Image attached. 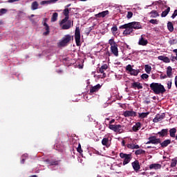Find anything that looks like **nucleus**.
Wrapping results in <instances>:
<instances>
[{"instance_id": "obj_1", "label": "nucleus", "mask_w": 177, "mask_h": 177, "mask_svg": "<svg viewBox=\"0 0 177 177\" xmlns=\"http://www.w3.org/2000/svg\"><path fill=\"white\" fill-rule=\"evenodd\" d=\"M149 86L155 95H163V93L167 92L165 87L161 83L152 82Z\"/></svg>"}, {"instance_id": "obj_2", "label": "nucleus", "mask_w": 177, "mask_h": 177, "mask_svg": "<svg viewBox=\"0 0 177 177\" xmlns=\"http://www.w3.org/2000/svg\"><path fill=\"white\" fill-rule=\"evenodd\" d=\"M121 28H131V30H140L142 29V24L140 22L133 21L128 24L122 25Z\"/></svg>"}, {"instance_id": "obj_3", "label": "nucleus", "mask_w": 177, "mask_h": 177, "mask_svg": "<svg viewBox=\"0 0 177 177\" xmlns=\"http://www.w3.org/2000/svg\"><path fill=\"white\" fill-rule=\"evenodd\" d=\"M73 39V36L71 35H66L64 37H62L61 41L58 43V46H67L70 42H71V40Z\"/></svg>"}, {"instance_id": "obj_4", "label": "nucleus", "mask_w": 177, "mask_h": 177, "mask_svg": "<svg viewBox=\"0 0 177 177\" xmlns=\"http://www.w3.org/2000/svg\"><path fill=\"white\" fill-rule=\"evenodd\" d=\"M109 44L111 46V52L118 57V44H117V42L114 41V39H111L109 40Z\"/></svg>"}, {"instance_id": "obj_5", "label": "nucleus", "mask_w": 177, "mask_h": 177, "mask_svg": "<svg viewBox=\"0 0 177 177\" xmlns=\"http://www.w3.org/2000/svg\"><path fill=\"white\" fill-rule=\"evenodd\" d=\"M120 158H122L123 160V165H127V164H129V162H131V160H132V154L129 153H124L122 152H121L120 153Z\"/></svg>"}, {"instance_id": "obj_6", "label": "nucleus", "mask_w": 177, "mask_h": 177, "mask_svg": "<svg viewBox=\"0 0 177 177\" xmlns=\"http://www.w3.org/2000/svg\"><path fill=\"white\" fill-rule=\"evenodd\" d=\"M75 39L77 46H81V32L80 27H76L75 32Z\"/></svg>"}, {"instance_id": "obj_7", "label": "nucleus", "mask_w": 177, "mask_h": 177, "mask_svg": "<svg viewBox=\"0 0 177 177\" xmlns=\"http://www.w3.org/2000/svg\"><path fill=\"white\" fill-rule=\"evenodd\" d=\"M126 71H129V73H130V75H133L134 77H138V75L140 73V70L133 69L131 64L126 66Z\"/></svg>"}, {"instance_id": "obj_8", "label": "nucleus", "mask_w": 177, "mask_h": 177, "mask_svg": "<svg viewBox=\"0 0 177 177\" xmlns=\"http://www.w3.org/2000/svg\"><path fill=\"white\" fill-rule=\"evenodd\" d=\"M148 140L149 141L146 143V145H158L161 143V140L160 138H157L156 136L149 137Z\"/></svg>"}, {"instance_id": "obj_9", "label": "nucleus", "mask_w": 177, "mask_h": 177, "mask_svg": "<svg viewBox=\"0 0 177 177\" xmlns=\"http://www.w3.org/2000/svg\"><path fill=\"white\" fill-rule=\"evenodd\" d=\"M122 26H120L119 27V28L120 30H124L125 29L124 31H123V35H131V34H132V32H133V29H132L131 28H122Z\"/></svg>"}, {"instance_id": "obj_10", "label": "nucleus", "mask_w": 177, "mask_h": 177, "mask_svg": "<svg viewBox=\"0 0 177 177\" xmlns=\"http://www.w3.org/2000/svg\"><path fill=\"white\" fill-rule=\"evenodd\" d=\"M165 118V113H162L161 115L157 114L155 118L153 120V122H160V121H162Z\"/></svg>"}, {"instance_id": "obj_11", "label": "nucleus", "mask_w": 177, "mask_h": 177, "mask_svg": "<svg viewBox=\"0 0 177 177\" xmlns=\"http://www.w3.org/2000/svg\"><path fill=\"white\" fill-rule=\"evenodd\" d=\"M124 117H136V112L134 111H125L123 113Z\"/></svg>"}, {"instance_id": "obj_12", "label": "nucleus", "mask_w": 177, "mask_h": 177, "mask_svg": "<svg viewBox=\"0 0 177 177\" xmlns=\"http://www.w3.org/2000/svg\"><path fill=\"white\" fill-rule=\"evenodd\" d=\"M168 129H162L160 131L158 132V135H159L160 138H165L168 136Z\"/></svg>"}, {"instance_id": "obj_13", "label": "nucleus", "mask_w": 177, "mask_h": 177, "mask_svg": "<svg viewBox=\"0 0 177 177\" xmlns=\"http://www.w3.org/2000/svg\"><path fill=\"white\" fill-rule=\"evenodd\" d=\"M110 12L109 10L102 11L101 12H99L98 14H96L95 16L97 17V19H100V17H105L107 16V15H109Z\"/></svg>"}, {"instance_id": "obj_14", "label": "nucleus", "mask_w": 177, "mask_h": 177, "mask_svg": "<svg viewBox=\"0 0 177 177\" xmlns=\"http://www.w3.org/2000/svg\"><path fill=\"white\" fill-rule=\"evenodd\" d=\"M131 88L133 89H143V86L140 82H134L131 84Z\"/></svg>"}, {"instance_id": "obj_15", "label": "nucleus", "mask_w": 177, "mask_h": 177, "mask_svg": "<svg viewBox=\"0 0 177 177\" xmlns=\"http://www.w3.org/2000/svg\"><path fill=\"white\" fill-rule=\"evenodd\" d=\"M131 165L134 169V171H138L140 169V165L139 164V160H135L131 163Z\"/></svg>"}, {"instance_id": "obj_16", "label": "nucleus", "mask_w": 177, "mask_h": 177, "mask_svg": "<svg viewBox=\"0 0 177 177\" xmlns=\"http://www.w3.org/2000/svg\"><path fill=\"white\" fill-rule=\"evenodd\" d=\"M100 88H102V85H100V84L91 86L90 88V93H95V92H97Z\"/></svg>"}, {"instance_id": "obj_17", "label": "nucleus", "mask_w": 177, "mask_h": 177, "mask_svg": "<svg viewBox=\"0 0 177 177\" xmlns=\"http://www.w3.org/2000/svg\"><path fill=\"white\" fill-rule=\"evenodd\" d=\"M122 128H124V126L116 124L114 132H116L117 133H122V132H124V129Z\"/></svg>"}, {"instance_id": "obj_18", "label": "nucleus", "mask_w": 177, "mask_h": 177, "mask_svg": "<svg viewBox=\"0 0 177 177\" xmlns=\"http://www.w3.org/2000/svg\"><path fill=\"white\" fill-rule=\"evenodd\" d=\"M147 44H149V41H147V39H145V38H143V35H142L141 38L138 41V44L141 45L142 46H146Z\"/></svg>"}, {"instance_id": "obj_19", "label": "nucleus", "mask_w": 177, "mask_h": 177, "mask_svg": "<svg viewBox=\"0 0 177 177\" xmlns=\"http://www.w3.org/2000/svg\"><path fill=\"white\" fill-rule=\"evenodd\" d=\"M46 162L49 164L50 165H59V163L60 162V160H46Z\"/></svg>"}, {"instance_id": "obj_20", "label": "nucleus", "mask_w": 177, "mask_h": 177, "mask_svg": "<svg viewBox=\"0 0 177 177\" xmlns=\"http://www.w3.org/2000/svg\"><path fill=\"white\" fill-rule=\"evenodd\" d=\"M162 149L167 147L169 145H171V140H165L163 142L159 143Z\"/></svg>"}, {"instance_id": "obj_21", "label": "nucleus", "mask_w": 177, "mask_h": 177, "mask_svg": "<svg viewBox=\"0 0 177 177\" xmlns=\"http://www.w3.org/2000/svg\"><path fill=\"white\" fill-rule=\"evenodd\" d=\"M161 165L158 163H154L149 165V169H161Z\"/></svg>"}, {"instance_id": "obj_22", "label": "nucleus", "mask_w": 177, "mask_h": 177, "mask_svg": "<svg viewBox=\"0 0 177 177\" xmlns=\"http://www.w3.org/2000/svg\"><path fill=\"white\" fill-rule=\"evenodd\" d=\"M159 60H162L164 63H171V59L168 57L160 55L158 57Z\"/></svg>"}, {"instance_id": "obj_23", "label": "nucleus", "mask_w": 177, "mask_h": 177, "mask_svg": "<svg viewBox=\"0 0 177 177\" xmlns=\"http://www.w3.org/2000/svg\"><path fill=\"white\" fill-rule=\"evenodd\" d=\"M170 138H176V128L174 127L169 130Z\"/></svg>"}, {"instance_id": "obj_24", "label": "nucleus", "mask_w": 177, "mask_h": 177, "mask_svg": "<svg viewBox=\"0 0 177 177\" xmlns=\"http://www.w3.org/2000/svg\"><path fill=\"white\" fill-rule=\"evenodd\" d=\"M44 30H46V32L43 33V35H49V32H50V30L49 29V25H48L46 22H44Z\"/></svg>"}, {"instance_id": "obj_25", "label": "nucleus", "mask_w": 177, "mask_h": 177, "mask_svg": "<svg viewBox=\"0 0 177 177\" xmlns=\"http://www.w3.org/2000/svg\"><path fill=\"white\" fill-rule=\"evenodd\" d=\"M62 30H69V28H71V21H68L66 24L62 25Z\"/></svg>"}, {"instance_id": "obj_26", "label": "nucleus", "mask_w": 177, "mask_h": 177, "mask_svg": "<svg viewBox=\"0 0 177 177\" xmlns=\"http://www.w3.org/2000/svg\"><path fill=\"white\" fill-rule=\"evenodd\" d=\"M102 145L106 146V147H110V143H109V138H104L102 140Z\"/></svg>"}, {"instance_id": "obj_27", "label": "nucleus", "mask_w": 177, "mask_h": 177, "mask_svg": "<svg viewBox=\"0 0 177 177\" xmlns=\"http://www.w3.org/2000/svg\"><path fill=\"white\" fill-rule=\"evenodd\" d=\"M141 125H142V124H140V122H137L136 124V125H134L132 129H133V132H138V131H139L140 129Z\"/></svg>"}, {"instance_id": "obj_28", "label": "nucleus", "mask_w": 177, "mask_h": 177, "mask_svg": "<svg viewBox=\"0 0 177 177\" xmlns=\"http://www.w3.org/2000/svg\"><path fill=\"white\" fill-rule=\"evenodd\" d=\"M150 114V112L147 113H138V118H141L142 120L143 118H147V115Z\"/></svg>"}, {"instance_id": "obj_29", "label": "nucleus", "mask_w": 177, "mask_h": 177, "mask_svg": "<svg viewBox=\"0 0 177 177\" xmlns=\"http://www.w3.org/2000/svg\"><path fill=\"white\" fill-rule=\"evenodd\" d=\"M39 6V4H38V2L34 1L31 4V9H32V10H37V9H38Z\"/></svg>"}, {"instance_id": "obj_30", "label": "nucleus", "mask_w": 177, "mask_h": 177, "mask_svg": "<svg viewBox=\"0 0 177 177\" xmlns=\"http://www.w3.org/2000/svg\"><path fill=\"white\" fill-rule=\"evenodd\" d=\"M170 11L171 8L167 7V8L162 12L161 17H167V15H168V13H169Z\"/></svg>"}, {"instance_id": "obj_31", "label": "nucleus", "mask_w": 177, "mask_h": 177, "mask_svg": "<svg viewBox=\"0 0 177 177\" xmlns=\"http://www.w3.org/2000/svg\"><path fill=\"white\" fill-rule=\"evenodd\" d=\"M167 75L169 78H172V67L168 66L167 69Z\"/></svg>"}, {"instance_id": "obj_32", "label": "nucleus", "mask_w": 177, "mask_h": 177, "mask_svg": "<svg viewBox=\"0 0 177 177\" xmlns=\"http://www.w3.org/2000/svg\"><path fill=\"white\" fill-rule=\"evenodd\" d=\"M127 148L128 149H131V150H133L135 149H139L140 147L138 145H135V144H128L127 145Z\"/></svg>"}, {"instance_id": "obj_33", "label": "nucleus", "mask_w": 177, "mask_h": 177, "mask_svg": "<svg viewBox=\"0 0 177 177\" xmlns=\"http://www.w3.org/2000/svg\"><path fill=\"white\" fill-rule=\"evenodd\" d=\"M59 17V14L57 12H54L51 17V21L55 23V21H57V17Z\"/></svg>"}, {"instance_id": "obj_34", "label": "nucleus", "mask_w": 177, "mask_h": 177, "mask_svg": "<svg viewBox=\"0 0 177 177\" xmlns=\"http://www.w3.org/2000/svg\"><path fill=\"white\" fill-rule=\"evenodd\" d=\"M167 28L169 31H170V32H172L174 31V24H172V22L169 21L167 23Z\"/></svg>"}, {"instance_id": "obj_35", "label": "nucleus", "mask_w": 177, "mask_h": 177, "mask_svg": "<svg viewBox=\"0 0 177 177\" xmlns=\"http://www.w3.org/2000/svg\"><path fill=\"white\" fill-rule=\"evenodd\" d=\"M136 156H140V154H146V151L143 149H138L135 151Z\"/></svg>"}, {"instance_id": "obj_36", "label": "nucleus", "mask_w": 177, "mask_h": 177, "mask_svg": "<svg viewBox=\"0 0 177 177\" xmlns=\"http://www.w3.org/2000/svg\"><path fill=\"white\" fill-rule=\"evenodd\" d=\"M151 16L153 18H156V17H158V16H160V15L158 14V12H157V10H152L151 12Z\"/></svg>"}, {"instance_id": "obj_37", "label": "nucleus", "mask_w": 177, "mask_h": 177, "mask_svg": "<svg viewBox=\"0 0 177 177\" xmlns=\"http://www.w3.org/2000/svg\"><path fill=\"white\" fill-rule=\"evenodd\" d=\"M65 17H70V10L68 8H65L63 11Z\"/></svg>"}, {"instance_id": "obj_38", "label": "nucleus", "mask_w": 177, "mask_h": 177, "mask_svg": "<svg viewBox=\"0 0 177 177\" xmlns=\"http://www.w3.org/2000/svg\"><path fill=\"white\" fill-rule=\"evenodd\" d=\"M145 70L147 74H150V73H151V66L149 65H145Z\"/></svg>"}, {"instance_id": "obj_39", "label": "nucleus", "mask_w": 177, "mask_h": 177, "mask_svg": "<svg viewBox=\"0 0 177 177\" xmlns=\"http://www.w3.org/2000/svg\"><path fill=\"white\" fill-rule=\"evenodd\" d=\"M68 19H70V17H65V18L62 19L59 23L60 26H62V24L67 23L68 21Z\"/></svg>"}, {"instance_id": "obj_40", "label": "nucleus", "mask_w": 177, "mask_h": 177, "mask_svg": "<svg viewBox=\"0 0 177 177\" xmlns=\"http://www.w3.org/2000/svg\"><path fill=\"white\" fill-rule=\"evenodd\" d=\"M97 73H100L101 74H103L102 75L103 78H106V73H104V70L102 69L101 67L97 71Z\"/></svg>"}, {"instance_id": "obj_41", "label": "nucleus", "mask_w": 177, "mask_h": 177, "mask_svg": "<svg viewBox=\"0 0 177 177\" xmlns=\"http://www.w3.org/2000/svg\"><path fill=\"white\" fill-rule=\"evenodd\" d=\"M169 45H176L177 39H170L169 41Z\"/></svg>"}, {"instance_id": "obj_42", "label": "nucleus", "mask_w": 177, "mask_h": 177, "mask_svg": "<svg viewBox=\"0 0 177 177\" xmlns=\"http://www.w3.org/2000/svg\"><path fill=\"white\" fill-rule=\"evenodd\" d=\"M176 162H177L176 160H172L170 167H171V168H175V167H176Z\"/></svg>"}, {"instance_id": "obj_43", "label": "nucleus", "mask_w": 177, "mask_h": 177, "mask_svg": "<svg viewBox=\"0 0 177 177\" xmlns=\"http://www.w3.org/2000/svg\"><path fill=\"white\" fill-rule=\"evenodd\" d=\"M111 31H112L113 34H115V32H116V31H118V28H117V26H113L111 28Z\"/></svg>"}, {"instance_id": "obj_44", "label": "nucleus", "mask_w": 177, "mask_h": 177, "mask_svg": "<svg viewBox=\"0 0 177 177\" xmlns=\"http://www.w3.org/2000/svg\"><path fill=\"white\" fill-rule=\"evenodd\" d=\"M115 126L116 124H109V129H111V131H113L114 132V131L115 130Z\"/></svg>"}, {"instance_id": "obj_45", "label": "nucleus", "mask_w": 177, "mask_h": 177, "mask_svg": "<svg viewBox=\"0 0 177 177\" xmlns=\"http://www.w3.org/2000/svg\"><path fill=\"white\" fill-rule=\"evenodd\" d=\"M141 78H142V80H147V78H149V75H147L146 73H143L141 75Z\"/></svg>"}, {"instance_id": "obj_46", "label": "nucleus", "mask_w": 177, "mask_h": 177, "mask_svg": "<svg viewBox=\"0 0 177 177\" xmlns=\"http://www.w3.org/2000/svg\"><path fill=\"white\" fill-rule=\"evenodd\" d=\"M132 16H133V13L132 12L129 11L127 12V19H131Z\"/></svg>"}, {"instance_id": "obj_47", "label": "nucleus", "mask_w": 177, "mask_h": 177, "mask_svg": "<svg viewBox=\"0 0 177 177\" xmlns=\"http://www.w3.org/2000/svg\"><path fill=\"white\" fill-rule=\"evenodd\" d=\"M46 4L47 5L50 4L49 0L42 1L40 2V5H46Z\"/></svg>"}, {"instance_id": "obj_48", "label": "nucleus", "mask_w": 177, "mask_h": 177, "mask_svg": "<svg viewBox=\"0 0 177 177\" xmlns=\"http://www.w3.org/2000/svg\"><path fill=\"white\" fill-rule=\"evenodd\" d=\"M171 88H172V81L171 80L167 82V88L171 89Z\"/></svg>"}, {"instance_id": "obj_49", "label": "nucleus", "mask_w": 177, "mask_h": 177, "mask_svg": "<svg viewBox=\"0 0 177 177\" xmlns=\"http://www.w3.org/2000/svg\"><path fill=\"white\" fill-rule=\"evenodd\" d=\"M77 150L78 153H82L83 151H82V148H81V144L79 143Z\"/></svg>"}, {"instance_id": "obj_50", "label": "nucleus", "mask_w": 177, "mask_h": 177, "mask_svg": "<svg viewBox=\"0 0 177 177\" xmlns=\"http://www.w3.org/2000/svg\"><path fill=\"white\" fill-rule=\"evenodd\" d=\"M6 12H8V10H6V8H1L0 10V13L1 15H5V13H6Z\"/></svg>"}, {"instance_id": "obj_51", "label": "nucleus", "mask_w": 177, "mask_h": 177, "mask_svg": "<svg viewBox=\"0 0 177 177\" xmlns=\"http://www.w3.org/2000/svg\"><path fill=\"white\" fill-rule=\"evenodd\" d=\"M102 69L104 70V71H106V70H107L109 68V66H107V64H104L101 66Z\"/></svg>"}, {"instance_id": "obj_52", "label": "nucleus", "mask_w": 177, "mask_h": 177, "mask_svg": "<svg viewBox=\"0 0 177 177\" xmlns=\"http://www.w3.org/2000/svg\"><path fill=\"white\" fill-rule=\"evenodd\" d=\"M177 16V10H175L173 15H171L172 19H175Z\"/></svg>"}, {"instance_id": "obj_53", "label": "nucleus", "mask_w": 177, "mask_h": 177, "mask_svg": "<svg viewBox=\"0 0 177 177\" xmlns=\"http://www.w3.org/2000/svg\"><path fill=\"white\" fill-rule=\"evenodd\" d=\"M149 23H151V24H157V19H151Z\"/></svg>"}, {"instance_id": "obj_54", "label": "nucleus", "mask_w": 177, "mask_h": 177, "mask_svg": "<svg viewBox=\"0 0 177 177\" xmlns=\"http://www.w3.org/2000/svg\"><path fill=\"white\" fill-rule=\"evenodd\" d=\"M160 80H165V78H167V77H168V75H162V74H161L160 75Z\"/></svg>"}, {"instance_id": "obj_55", "label": "nucleus", "mask_w": 177, "mask_h": 177, "mask_svg": "<svg viewBox=\"0 0 177 177\" xmlns=\"http://www.w3.org/2000/svg\"><path fill=\"white\" fill-rule=\"evenodd\" d=\"M175 60H177V54L176 56H171V62H175Z\"/></svg>"}, {"instance_id": "obj_56", "label": "nucleus", "mask_w": 177, "mask_h": 177, "mask_svg": "<svg viewBox=\"0 0 177 177\" xmlns=\"http://www.w3.org/2000/svg\"><path fill=\"white\" fill-rule=\"evenodd\" d=\"M59 0H49L50 3H56Z\"/></svg>"}, {"instance_id": "obj_57", "label": "nucleus", "mask_w": 177, "mask_h": 177, "mask_svg": "<svg viewBox=\"0 0 177 177\" xmlns=\"http://www.w3.org/2000/svg\"><path fill=\"white\" fill-rule=\"evenodd\" d=\"M106 56H108L109 57V56H111V53H110V51L108 50L107 52L105 53Z\"/></svg>"}, {"instance_id": "obj_58", "label": "nucleus", "mask_w": 177, "mask_h": 177, "mask_svg": "<svg viewBox=\"0 0 177 177\" xmlns=\"http://www.w3.org/2000/svg\"><path fill=\"white\" fill-rule=\"evenodd\" d=\"M114 122H115V120L112 119V120L109 122V125H111V124H114Z\"/></svg>"}, {"instance_id": "obj_59", "label": "nucleus", "mask_w": 177, "mask_h": 177, "mask_svg": "<svg viewBox=\"0 0 177 177\" xmlns=\"http://www.w3.org/2000/svg\"><path fill=\"white\" fill-rule=\"evenodd\" d=\"M17 1H20V0H9L8 2H10V3H13V2H17Z\"/></svg>"}, {"instance_id": "obj_60", "label": "nucleus", "mask_w": 177, "mask_h": 177, "mask_svg": "<svg viewBox=\"0 0 177 177\" xmlns=\"http://www.w3.org/2000/svg\"><path fill=\"white\" fill-rule=\"evenodd\" d=\"M175 86L177 88V75L175 77Z\"/></svg>"}, {"instance_id": "obj_61", "label": "nucleus", "mask_w": 177, "mask_h": 177, "mask_svg": "<svg viewBox=\"0 0 177 177\" xmlns=\"http://www.w3.org/2000/svg\"><path fill=\"white\" fill-rule=\"evenodd\" d=\"M35 15H31L30 17H28V18L30 19V21H32V19H31V17H34Z\"/></svg>"}, {"instance_id": "obj_62", "label": "nucleus", "mask_w": 177, "mask_h": 177, "mask_svg": "<svg viewBox=\"0 0 177 177\" xmlns=\"http://www.w3.org/2000/svg\"><path fill=\"white\" fill-rule=\"evenodd\" d=\"M26 161V159L23 158L21 160V164H24Z\"/></svg>"}, {"instance_id": "obj_63", "label": "nucleus", "mask_w": 177, "mask_h": 177, "mask_svg": "<svg viewBox=\"0 0 177 177\" xmlns=\"http://www.w3.org/2000/svg\"><path fill=\"white\" fill-rule=\"evenodd\" d=\"M122 146H125V140H124L122 141Z\"/></svg>"}, {"instance_id": "obj_64", "label": "nucleus", "mask_w": 177, "mask_h": 177, "mask_svg": "<svg viewBox=\"0 0 177 177\" xmlns=\"http://www.w3.org/2000/svg\"><path fill=\"white\" fill-rule=\"evenodd\" d=\"M173 52H174V53H176V55H177V49L173 50Z\"/></svg>"}]
</instances>
